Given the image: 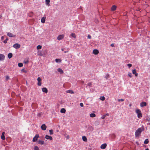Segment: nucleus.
Listing matches in <instances>:
<instances>
[{
    "label": "nucleus",
    "instance_id": "55",
    "mask_svg": "<svg viewBox=\"0 0 150 150\" xmlns=\"http://www.w3.org/2000/svg\"><path fill=\"white\" fill-rule=\"evenodd\" d=\"M2 17V16L0 15V18H1Z\"/></svg>",
    "mask_w": 150,
    "mask_h": 150
},
{
    "label": "nucleus",
    "instance_id": "54",
    "mask_svg": "<svg viewBox=\"0 0 150 150\" xmlns=\"http://www.w3.org/2000/svg\"><path fill=\"white\" fill-rule=\"evenodd\" d=\"M145 150H149V149L148 148H147V149H145Z\"/></svg>",
    "mask_w": 150,
    "mask_h": 150
},
{
    "label": "nucleus",
    "instance_id": "47",
    "mask_svg": "<svg viewBox=\"0 0 150 150\" xmlns=\"http://www.w3.org/2000/svg\"><path fill=\"white\" fill-rule=\"evenodd\" d=\"M1 40H3L4 39V37L2 36L1 38Z\"/></svg>",
    "mask_w": 150,
    "mask_h": 150
},
{
    "label": "nucleus",
    "instance_id": "15",
    "mask_svg": "<svg viewBox=\"0 0 150 150\" xmlns=\"http://www.w3.org/2000/svg\"><path fill=\"white\" fill-rule=\"evenodd\" d=\"M5 133V132H3L1 136V138L3 140H5V137L4 136Z\"/></svg>",
    "mask_w": 150,
    "mask_h": 150
},
{
    "label": "nucleus",
    "instance_id": "26",
    "mask_svg": "<svg viewBox=\"0 0 150 150\" xmlns=\"http://www.w3.org/2000/svg\"><path fill=\"white\" fill-rule=\"evenodd\" d=\"M55 61L56 62H60L61 61V60L60 59H55Z\"/></svg>",
    "mask_w": 150,
    "mask_h": 150
},
{
    "label": "nucleus",
    "instance_id": "40",
    "mask_svg": "<svg viewBox=\"0 0 150 150\" xmlns=\"http://www.w3.org/2000/svg\"><path fill=\"white\" fill-rule=\"evenodd\" d=\"M124 100L123 99H118V101H119V102L120 101H123Z\"/></svg>",
    "mask_w": 150,
    "mask_h": 150
},
{
    "label": "nucleus",
    "instance_id": "44",
    "mask_svg": "<svg viewBox=\"0 0 150 150\" xmlns=\"http://www.w3.org/2000/svg\"><path fill=\"white\" fill-rule=\"evenodd\" d=\"M105 116H106L105 115H103L102 117H101V119H104L105 118Z\"/></svg>",
    "mask_w": 150,
    "mask_h": 150
},
{
    "label": "nucleus",
    "instance_id": "33",
    "mask_svg": "<svg viewBox=\"0 0 150 150\" xmlns=\"http://www.w3.org/2000/svg\"><path fill=\"white\" fill-rule=\"evenodd\" d=\"M82 139H83V140L84 141H86L87 140V139H86V137L85 136H84V137H82Z\"/></svg>",
    "mask_w": 150,
    "mask_h": 150
},
{
    "label": "nucleus",
    "instance_id": "48",
    "mask_svg": "<svg viewBox=\"0 0 150 150\" xmlns=\"http://www.w3.org/2000/svg\"><path fill=\"white\" fill-rule=\"evenodd\" d=\"M112 136L114 137H115V135L114 134H113L112 135Z\"/></svg>",
    "mask_w": 150,
    "mask_h": 150
},
{
    "label": "nucleus",
    "instance_id": "49",
    "mask_svg": "<svg viewBox=\"0 0 150 150\" xmlns=\"http://www.w3.org/2000/svg\"><path fill=\"white\" fill-rule=\"evenodd\" d=\"M68 52V51H65L64 52L65 53H67V52Z\"/></svg>",
    "mask_w": 150,
    "mask_h": 150
},
{
    "label": "nucleus",
    "instance_id": "28",
    "mask_svg": "<svg viewBox=\"0 0 150 150\" xmlns=\"http://www.w3.org/2000/svg\"><path fill=\"white\" fill-rule=\"evenodd\" d=\"M71 36H72V37L74 38H76V36L75 35V34L74 33H72L71 34Z\"/></svg>",
    "mask_w": 150,
    "mask_h": 150
},
{
    "label": "nucleus",
    "instance_id": "18",
    "mask_svg": "<svg viewBox=\"0 0 150 150\" xmlns=\"http://www.w3.org/2000/svg\"><path fill=\"white\" fill-rule=\"evenodd\" d=\"M44 142L43 141H41L40 140H39L38 141V143L39 144H40L41 145H43L44 144Z\"/></svg>",
    "mask_w": 150,
    "mask_h": 150
},
{
    "label": "nucleus",
    "instance_id": "16",
    "mask_svg": "<svg viewBox=\"0 0 150 150\" xmlns=\"http://www.w3.org/2000/svg\"><path fill=\"white\" fill-rule=\"evenodd\" d=\"M132 73L133 74H134L136 76H138V74L136 73V70L134 69L132 70Z\"/></svg>",
    "mask_w": 150,
    "mask_h": 150
},
{
    "label": "nucleus",
    "instance_id": "23",
    "mask_svg": "<svg viewBox=\"0 0 150 150\" xmlns=\"http://www.w3.org/2000/svg\"><path fill=\"white\" fill-rule=\"evenodd\" d=\"M8 57L9 58H11L13 56V54L11 53H9L8 54Z\"/></svg>",
    "mask_w": 150,
    "mask_h": 150
},
{
    "label": "nucleus",
    "instance_id": "41",
    "mask_svg": "<svg viewBox=\"0 0 150 150\" xmlns=\"http://www.w3.org/2000/svg\"><path fill=\"white\" fill-rule=\"evenodd\" d=\"M109 77V75L108 74H107L106 75L105 78H106V79H107Z\"/></svg>",
    "mask_w": 150,
    "mask_h": 150
},
{
    "label": "nucleus",
    "instance_id": "34",
    "mask_svg": "<svg viewBox=\"0 0 150 150\" xmlns=\"http://www.w3.org/2000/svg\"><path fill=\"white\" fill-rule=\"evenodd\" d=\"M50 134V135H52L53 134V130L52 129H51L49 130Z\"/></svg>",
    "mask_w": 150,
    "mask_h": 150
},
{
    "label": "nucleus",
    "instance_id": "38",
    "mask_svg": "<svg viewBox=\"0 0 150 150\" xmlns=\"http://www.w3.org/2000/svg\"><path fill=\"white\" fill-rule=\"evenodd\" d=\"M128 75L130 78H131L132 77V74L131 73H128Z\"/></svg>",
    "mask_w": 150,
    "mask_h": 150
},
{
    "label": "nucleus",
    "instance_id": "45",
    "mask_svg": "<svg viewBox=\"0 0 150 150\" xmlns=\"http://www.w3.org/2000/svg\"><path fill=\"white\" fill-rule=\"evenodd\" d=\"M87 37H88V38L89 39H91V36L90 35H88Z\"/></svg>",
    "mask_w": 150,
    "mask_h": 150
},
{
    "label": "nucleus",
    "instance_id": "52",
    "mask_svg": "<svg viewBox=\"0 0 150 150\" xmlns=\"http://www.w3.org/2000/svg\"><path fill=\"white\" fill-rule=\"evenodd\" d=\"M95 123H99V122H98V121H95Z\"/></svg>",
    "mask_w": 150,
    "mask_h": 150
},
{
    "label": "nucleus",
    "instance_id": "51",
    "mask_svg": "<svg viewBox=\"0 0 150 150\" xmlns=\"http://www.w3.org/2000/svg\"><path fill=\"white\" fill-rule=\"evenodd\" d=\"M62 50V51H63L64 50V48H62V49H61Z\"/></svg>",
    "mask_w": 150,
    "mask_h": 150
},
{
    "label": "nucleus",
    "instance_id": "9",
    "mask_svg": "<svg viewBox=\"0 0 150 150\" xmlns=\"http://www.w3.org/2000/svg\"><path fill=\"white\" fill-rule=\"evenodd\" d=\"M146 105V103L145 102H142L140 104V106L141 107H143Z\"/></svg>",
    "mask_w": 150,
    "mask_h": 150
},
{
    "label": "nucleus",
    "instance_id": "24",
    "mask_svg": "<svg viewBox=\"0 0 150 150\" xmlns=\"http://www.w3.org/2000/svg\"><path fill=\"white\" fill-rule=\"evenodd\" d=\"M96 115L94 113H91L90 114V116L91 117H96Z\"/></svg>",
    "mask_w": 150,
    "mask_h": 150
},
{
    "label": "nucleus",
    "instance_id": "32",
    "mask_svg": "<svg viewBox=\"0 0 150 150\" xmlns=\"http://www.w3.org/2000/svg\"><path fill=\"white\" fill-rule=\"evenodd\" d=\"M42 46L40 45H38L37 47V48L38 50H39L41 49L42 48Z\"/></svg>",
    "mask_w": 150,
    "mask_h": 150
},
{
    "label": "nucleus",
    "instance_id": "19",
    "mask_svg": "<svg viewBox=\"0 0 150 150\" xmlns=\"http://www.w3.org/2000/svg\"><path fill=\"white\" fill-rule=\"evenodd\" d=\"M57 71L61 74H62L64 73L63 70L61 68H58L57 69Z\"/></svg>",
    "mask_w": 150,
    "mask_h": 150
},
{
    "label": "nucleus",
    "instance_id": "12",
    "mask_svg": "<svg viewBox=\"0 0 150 150\" xmlns=\"http://www.w3.org/2000/svg\"><path fill=\"white\" fill-rule=\"evenodd\" d=\"M93 53L95 54H97L99 53L98 50L97 49H94L93 51Z\"/></svg>",
    "mask_w": 150,
    "mask_h": 150
},
{
    "label": "nucleus",
    "instance_id": "8",
    "mask_svg": "<svg viewBox=\"0 0 150 150\" xmlns=\"http://www.w3.org/2000/svg\"><path fill=\"white\" fill-rule=\"evenodd\" d=\"M41 128L42 130H45L46 129L47 127L45 124H43L41 125Z\"/></svg>",
    "mask_w": 150,
    "mask_h": 150
},
{
    "label": "nucleus",
    "instance_id": "50",
    "mask_svg": "<svg viewBox=\"0 0 150 150\" xmlns=\"http://www.w3.org/2000/svg\"><path fill=\"white\" fill-rule=\"evenodd\" d=\"M106 115V116H108V115H109V114H108V113H107V114H106V115Z\"/></svg>",
    "mask_w": 150,
    "mask_h": 150
},
{
    "label": "nucleus",
    "instance_id": "42",
    "mask_svg": "<svg viewBox=\"0 0 150 150\" xmlns=\"http://www.w3.org/2000/svg\"><path fill=\"white\" fill-rule=\"evenodd\" d=\"M21 71L22 72H24L26 73L27 72L24 69H22L21 70Z\"/></svg>",
    "mask_w": 150,
    "mask_h": 150
},
{
    "label": "nucleus",
    "instance_id": "27",
    "mask_svg": "<svg viewBox=\"0 0 150 150\" xmlns=\"http://www.w3.org/2000/svg\"><path fill=\"white\" fill-rule=\"evenodd\" d=\"M45 2L46 4L49 6L50 2V0H45Z\"/></svg>",
    "mask_w": 150,
    "mask_h": 150
},
{
    "label": "nucleus",
    "instance_id": "36",
    "mask_svg": "<svg viewBox=\"0 0 150 150\" xmlns=\"http://www.w3.org/2000/svg\"><path fill=\"white\" fill-rule=\"evenodd\" d=\"M34 150H39V149L37 146H36L34 147Z\"/></svg>",
    "mask_w": 150,
    "mask_h": 150
},
{
    "label": "nucleus",
    "instance_id": "25",
    "mask_svg": "<svg viewBox=\"0 0 150 150\" xmlns=\"http://www.w3.org/2000/svg\"><path fill=\"white\" fill-rule=\"evenodd\" d=\"M149 142L148 139H146L144 142V143L145 144H147Z\"/></svg>",
    "mask_w": 150,
    "mask_h": 150
},
{
    "label": "nucleus",
    "instance_id": "7",
    "mask_svg": "<svg viewBox=\"0 0 150 150\" xmlns=\"http://www.w3.org/2000/svg\"><path fill=\"white\" fill-rule=\"evenodd\" d=\"M5 56L4 55L2 54H0V61H3L5 59Z\"/></svg>",
    "mask_w": 150,
    "mask_h": 150
},
{
    "label": "nucleus",
    "instance_id": "37",
    "mask_svg": "<svg viewBox=\"0 0 150 150\" xmlns=\"http://www.w3.org/2000/svg\"><path fill=\"white\" fill-rule=\"evenodd\" d=\"M127 66L129 68H130L132 66V64H128L127 65Z\"/></svg>",
    "mask_w": 150,
    "mask_h": 150
},
{
    "label": "nucleus",
    "instance_id": "22",
    "mask_svg": "<svg viewBox=\"0 0 150 150\" xmlns=\"http://www.w3.org/2000/svg\"><path fill=\"white\" fill-rule=\"evenodd\" d=\"M65 112L66 110L64 108H62L60 110V112L62 113H65Z\"/></svg>",
    "mask_w": 150,
    "mask_h": 150
},
{
    "label": "nucleus",
    "instance_id": "4",
    "mask_svg": "<svg viewBox=\"0 0 150 150\" xmlns=\"http://www.w3.org/2000/svg\"><path fill=\"white\" fill-rule=\"evenodd\" d=\"M20 46V45L18 43H16L13 45V47L16 49L19 48Z\"/></svg>",
    "mask_w": 150,
    "mask_h": 150
},
{
    "label": "nucleus",
    "instance_id": "31",
    "mask_svg": "<svg viewBox=\"0 0 150 150\" xmlns=\"http://www.w3.org/2000/svg\"><path fill=\"white\" fill-rule=\"evenodd\" d=\"M28 62H29V61H28V59H25L24 60V63L25 64H27L28 63Z\"/></svg>",
    "mask_w": 150,
    "mask_h": 150
},
{
    "label": "nucleus",
    "instance_id": "43",
    "mask_svg": "<svg viewBox=\"0 0 150 150\" xmlns=\"http://www.w3.org/2000/svg\"><path fill=\"white\" fill-rule=\"evenodd\" d=\"M9 78V77L8 76H7L6 77V80H8Z\"/></svg>",
    "mask_w": 150,
    "mask_h": 150
},
{
    "label": "nucleus",
    "instance_id": "53",
    "mask_svg": "<svg viewBox=\"0 0 150 150\" xmlns=\"http://www.w3.org/2000/svg\"><path fill=\"white\" fill-rule=\"evenodd\" d=\"M111 46L112 47H113V44H112L111 45Z\"/></svg>",
    "mask_w": 150,
    "mask_h": 150
},
{
    "label": "nucleus",
    "instance_id": "11",
    "mask_svg": "<svg viewBox=\"0 0 150 150\" xmlns=\"http://www.w3.org/2000/svg\"><path fill=\"white\" fill-rule=\"evenodd\" d=\"M117 8V6L115 5H114L112 6L111 7V10L112 11H114Z\"/></svg>",
    "mask_w": 150,
    "mask_h": 150
},
{
    "label": "nucleus",
    "instance_id": "35",
    "mask_svg": "<svg viewBox=\"0 0 150 150\" xmlns=\"http://www.w3.org/2000/svg\"><path fill=\"white\" fill-rule=\"evenodd\" d=\"M8 38H7L6 40L4 41V43H7V41L8 40Z\"/></svg>",
    "mask_w": 150,
    "mask_h": 150
},
{
    "label": "nucleus",
    "instance_id": "17",
    "mask_svg": "<svg viewBox=\"0 0 150 150\" xmlns=\"http://www.w3.org/2000/svg\"><path fill=\"white\" fill-rule=\"evenodd\" d=\"M46 19V17H43L41 18V22L42 23H45Z\"/></svg>",
    "mask_w": 150,
    "mask_h": 150
},
{
    "label": "nucleus",
    "instance_id": "2",
    "mask_svg": "<svg viewBox=\"0 0 150 150\" xmlns=\"http://www.w3.org/2000/svg\"><path fill=\"white\" fill-rule=\"evenodd\" d=\"M136 113L137 114V116L139 118L142 117L141 112L139 109H137L136 110Z\"/></svg>",
    "mask_w": 150,
    "mask_h": 150
},
{
    "label": "nucleus",
    "instance_id": "13",
    "mask_svg": "<svg viewBox=\"0 0 150 150\" xmlns=\"http://www.w3.org/2000/svg\"><path fill=\"white\" fill-rule=\"evenodd\" d=\"M45 138L46 139H50V140H52V137L47 135L45 136Z\"/></svg>",
    "mask_w": 150,
    "mask_h": 150
},
{
    "label": "nucleus",
    "instance_id": "21",
    "mask_svg": "<svg viewBox=\"0 0 150 150\" xmlns=\"http://www.w3.org/2000/svg\"><path fill=\"white\" fill-rule=\"evenodd\" d=\"M7 35L9 37H13V34L10 33H8L7 34Z\"/></svg>",
    "mask_w": 150,
    "mask_h": 150
},
{
    "label": "nucleus",
    "instance_id": "10",
    "mask_svg": "<svg viewBox=\"0 0 150 150\" xmlns=\"http://www.w3.org/2000/svg\"><path fill=\"white\" fill-rule=\"evenodd\" d=\"M107 146V144L104 143L102 144L100 146V148L102 149H105Z\"/></svg>",
    "mask_w": 150,
    "mask_h": 150
},
{
    "label": "nucleus",
    "instance_id": "46",
    "mask_svg": "<svg viewBox=\"0 0 150 150\" xmlns=\"http://www.w3.org/2000/svg\"><path fill=\"white\" fill-rule=\"evenodd\" d=\"M80 106H81V107H83V104L82 103H81L80 104Z\"/></svg>",
    "mask_w": 150,
    "mask_h": 150
},
{
    "label": "nucleus",
    "instance_id": "56",
    "mask_svg": "<svg viewBox=\"0 0 150 150\" xmlns=\"http://www.w3.org/2000/svg\"><path fill=\"white\" fill-rule=\"evenodd\" d=\"M82 83H84V81H82Z\"/></svg>",
    "mask_w": 150,
    "mask_h": 150
},
{
    "label": "nucleus",
    "instance_id": "30",
    "mask_svg": "<svg viewBox=\"0 0 150 150\" xmlns=\"http://www.w3.org/2000/svg\"><path fill=\"white\" fill-rule=\"evenodd\" d=\"M100 100L102 101H103L105 100V98L104 96H103L100 97Z\"/></svg>",
    "mask_w": 150,
    "mask_h": 150
},
{
    "label": "nucleus",
    "instance_id": "20",
    "mask_svg": "<svg viewBox=\"0 0 150 150\" xmlns=\"http://www.w3.org/2000/svg\"><path fill=\"white\" fill-rule=\"evenodd\" d=\"M67 93H69L71 94H74V92L72 90H68L67 91Z\"/></svg>",
    "mask_w": 150,
    "mask_h": 150
},
{
    "label": "nucleus",
    "instance_id": "29",
    "mask_svg": "<svg viewBox=\"0 0 150 150\" xmlns=\"http://www.w3.org/2000/svg\"><path fill=\"white\" fill-rule=\"evenodd\" d=\"M18 66L20 67H22L23 66V64L22 63H19L18 64Z\"/></svg>",
    "mask_w": 150,
    "mask_h": 150
},
{
    "label": "nucleus",
    "instance_id": "14",
    "mask_svg": "<svg viewBox=\"0 0 150 150\" xmlns=\"http://www.w3.org/2000/svg\"><path fill=\"white\" fill-rule=\"evenodd\" d=\"M42 90L43 92H44L45 93H47L48 92V90L46 88H42Z\"/></svg>",
    "mask_w": 150,
    "mask_h": 150
},
{
    "label": "nucleus",
    "instance_id": "3",
    "mask_svg": "<svg viewBox=\"0 0 150 150\" xmlns=\"http://www.w3.org/2000/svg\"><path fill=\"white\" fill-rule=\"evenodd\" d=\"M39 137V135L38 134H36L33 138V142H36Z\"/></svg>",
    "mask_w": 150,
    "mask_h": 150
},
{
    "label": "nucleus",
    "instance_id": "39",
    "mask_svg": "<svg viewBox=\"0 0 150 150\" xmlns=\"http://www.w3.org/2000/svg\"><path fill=\"white\" fill-rule=\"evenodd\" d=\"M88 85L89 87H91L92 86V83H91V82L89 83L88 84Z\"/></svg>",
    "mask_w": 150,
    "mask_h": 150
},
{
    "label": "nucleus",
    "instance_id": "6",
    "mask_svg": "<svg viewBox=\"0 0 150 150\" xmlns=\"http://www.w3.org/2000/svg\"><path fill=\"white\" fill-rule=\"evenodd\" d=\"M64 35H59L57 37V39L59 40H62L64 38Z\"/></svg>",
    "mask_w": 150,
    "mask_h": 150
},
{
    "label": "nucleus",
    "instance_id": "1",
    "mask_svg": "<svg viewBox=\"0 0 150 150\" xmlns=\"http://www.w3.org/2000/svg\"><path fill=\"white\" fill-rule=\"evenodd\" d=\"M142 129L141 128H138L135 132V135L136 137H138L142 132Z\"/></svg>",
    "mask_w": 150,
    "mask_h": 150
},
{
    "label": "nucleus",
    "instance_id": "5",
    "mask_svg": "<svg viewBox=\"0 0 150 150\" xmlns=\"http://www.w3.org/2000/svg\"><path fill=\"white\" fill-rule=\"evenodd\" d=\"M37 81H38V86H41L42 84V83L41 81L42 80L41 79L40 77H38L37 79Z\"/></svg>",
    "mask_w": 150,
    "mask_h": 150
}]
</instances>
